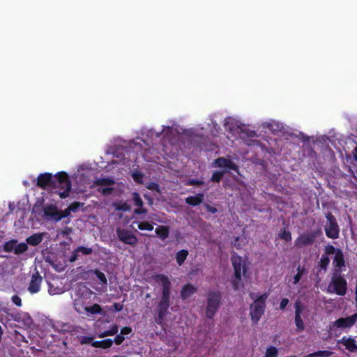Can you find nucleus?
<instances>
[{
  "label": "nucleus",
  "instance_id": "13d9d810",
  "mask_svg": "<svg viewBox=\"0 0 357 357\" xmlns=\"http://www.w3.org/2000/svg\"><path fill=\"white\" fill-rule=\"evenodd\" d=\"M144 197H145L146 199H149L151 204L152 203V199H151V198H150L148 195H144Z\"/></svg>",
  "mask_w": 357,
  "mask_h": 357
},
{
  "label": "nucleus",
  "instance_id": "9b49d317",
  "mask_svg": "<svg viewBox=\"0 0 357 357\" xmlns=\"http://www.w3.org/2000/svg\"><path fill=\"white\" fill-rule=\"evenodd\" d=\"M356 321L357 313H355L350 317L338 319L333 323V326L341 328H350L356 322Z\"/></svg>",
  "mask_w": 357,
  "mask_h": 357
},
{
  "label": "nucleus",
  "instance_id": "ea45409f",
  "mask_svg": "<svg viewBox=\"0 0 357 357\" xmlns=\"http://www.w3.org/2000/svg\"><path fill=\"white\" fill-rule=\"evenodd\" d=\"M279 236L281 238L284 239L286 241H289L291 240V235L289 231L284 229L280 231Z\"/></svg>",
  "mask_w": 357,
  "mask_h": 357
},
{
  "label": "nucleus",
  "instance_id": "a211bd4d",
  "mask_svg": "<svg viewBox=\"0 0 357 357\" xmlns=\"http://www.w3.org/2000/svg\"><path fill=\"white\" fill-rule=\"evenodd\" d=\"M132 199L134 204L139 207L138 208H135L134 213L137 215H141L146 213V210L143 208V201L140 197V195L137 192H134L132 194Z\"/></svg>",
  "mask_w": 357,
  "mask_h": 357
},
{
  "label": "nucleus",
  "instance_id": "c756f323",
  "mask_svg": "<svg viewBox=\"0 0 357 357\" xmlns=\"http://www.w3.org/2000/svg\"><path fill=\"white\" fill-rule=\"evenodd\" d=\"M333 354V352L327 350L324 351H319L308 355H306L305 357H329Z\"/></svg>",
  "mask_w": 357,
  "mask_h": 357
},
{
  "label": "nucleus",
  "instance_id": "423d86ee",
  "mask_svg": "<svg viewBox=\"0 0 357 357\" xmlns=\"http://www.w3.org/2000/svg\"><path fill=\"white\" fill-rule=\"evenodd\" d=\"M335 271L327 287V292L344 296L347 290V280Z\"/></svg>",
  "mask_w": 357,
  "mask_h": 357
},
{
  "label": "nucleus",
  "instance_id": "6e6d98bb",
  "mask_svg": "<svg viewBox=\"0 0 357 357\" xmlns=\"http://www.w3.org/2000/svg\"><path fill=\"white\" fill-rule=\"evenodd\" d=\"M77 256H78V253L76 252V250H75V252L73 253V255L70 257V261H75L77 258Z\"/></svg>",
  "mask_w": 357,
  "mask_h": 357
},
{
  "label": "nucleus",
  "instance_id": "5701e85b",
  "mask_svg": "<svg viewBox=\"0 0 357 357\" xmlns=\"http://www.w3.org/2000/svg\"><path fill=\"white\" fill-rule=\"evenodd\" d=\"M248 238L245 235H242L235 238L233 245L237 249H241L248 243Z\"/></svg>",
  "mask_w": 357,
  "mask_h": 357
},
{
  "label": "nucleus",
  "instance_id": "6e6552de",
  "mask_svg": "<svg viewBox=\"0 0 357 357\" xmlns=\"http://www.w3.org/2000/svg\"><path fill=\"white\" fill-rule=\"evenodd\" d=\"M220 301V294L219 293L211 292L209 294L206 312L208 318L212 319L214 317L219 307Z\"/></svg>",
  "mask_w": 357,
  "mask_h": 357
},
{
  "label": "nucleus",
  "instance_id": "4be33fe9",
  "mask_svg": "<svg viewBox=\"0 0 357 357\" xmlns=\"http://www.w3.org/2000/svg\"><path fill=\"white\" fill-rule=\"evenodd\" d=\"M196 290L197 289L194 286L191 284H186L183 287L181 291V297L183 299H185L195 294Z\"/></svg>",
  "mask_w": 357,
  "mask_h": 357
},
{
  "label": "nucleus",
  "instance_id": "aec40b11",
  "mask_svg": "<svg viewBox=\"0 0 357 357\" xmlns=\"http://www.w3.org/2000/svg\"><path fill=\"white\" fill-rule=\"evenodd\" d=\"M204 200V194L198 193L195 196H189L185 198V203L192 206H199Z\"/></svg>",
  "mask_w": 357,
  "mask_h": 357
},
{
  "label": "nucleus",
  "instance_id": "412c9836",
  "mask_svg": "<svg viewBox=\"0 0 357 357\" xmlns=\"http://www.w3.org/2000/svg\"><path fill=\"white\" fill-rule=\"evenodd\" d=\"M325 231L329 238H336L338 237L340 230L337 225H326Z\"/></svg>",
  "mask_w": 357,
  "mask_h": 357
},
{
  "label": "nucleus",
  "instance_id": "09e8293b",
  "mask_svg": "<svg viewBox=\"0 0 357 357\" xmlns=\"http://www.w3.org/2000/svg\"><path fill=\"white\" fill-rule=\"evenodd\" d=\"M24 322L26 325H30L32 323V319L31 317L27 313H24L22 314Z\"/></svg>",
  "mask_w": 357,
  "mask_h": 357
},
{
  "label": "nucleus",
  "instance_id": "de8ad7c7",
  "mask_svg": "<svg viewBox=\"0 0 357 357\" xmlns=\"http://www.w3.org/2000/svg\"><path fill=\"white\" fill-rule=\"evenodd\" d=\"M12 301L13 302V303H15L17 306L22 305L21 298L18 296H16V295L13 296L12 297Z\"/></svg>",
  "mask_w": 357,
  "mask_h": 357
},
{
  "label": "nucleus",
  "instance_id": "864d4df0",
  "mask_svg": "<svg viewBox=\"0 0 357 357\" xmlns=\"http://www.w3.org/2000/svg\"><path fill=\"white\" fill-rule=\"evenodd\" d=\"M91 340H92V337H83L81 340V343L82 344L90 343Z\"/></svg>",
  "mask_w": 357,
  "mask_h": 357
},
{
  "label": "nucleus",
  "instance_id": "f3484780",
  "mask_svg": "<svg viewBox=\"0 0 357 357\" xmlns=\"http://www.w3.org/2000/svg\"><path fill=\"white\" fill-rule=\"evenodd\" d=\"M169 305V296L167 298V300H163V295H162L161 301L158 305L159 315L156 320L158 323H161L164 316L165 315L167 308Z\"/></svg>",
  "mask_w": 357,
  "mask_h": 357
},
{
  "label": "nucleus",
  "instance_id": "dca6fc26",
  "mask_svg": "<svg viewBox=\"0 0 357 357\" xmlns=\"http://www.w3.org/2000/svg\"><path fill=\"white\" fill-rule=\"evenodd\" d=\"M42 277L38 272L33 273L29 286V291L31 294H36L40 291Z\"/></svg>",
  "mask_w": 357,
  "mask_h": 357
},
{
  "label": "nucleus",
  "instance_id": "f257e3e1",
  "mask_svg": "<svg viewBox=\"0 0 357 357\" xmlns=\"http://www.w3.org/2000/svg\"><path fill=\"white\" fill-rule=\"evenodd\" d=\"M36 185L43 190H52L61 199L69 196L72 186L69 176L65 172H60L54 176L49 172L40 174L37 178Z\"/></svg>",
  "mask_w": 357,
  "mask_h": 357
},
{
  "label": "nucleus",
  "instance_id": "f03ea898",
  "mask_svg": "<svg viewBox=\"0 0 357 357\" xmlns=\"http://www.w3.org/2000/svg\"><path fill=\"white\" fill-rule=\"evenodd\" d=\"M324 254L322 255L320 261L319 266L321 268L326 270L330 259L328 256H333V264L337 268L335 271H341L342 268L344 267V259L342 251L339 249L335 248L333 245H327L324 249Z\"/></svg>",
  "mask_w": 357,
  "mask_h": 357
},
{
  "label": "nucleus",
  "instance_id": "37998d69",
  "mask_svg": "<svg viewBox=\"0 0 357 357\" xmlns=\"http://www.w3.org/2000/svg\"><path fill=\"white\" fill-rule=\"evenodd\" d=\"M98 191L103 195H109L112 192L113 188L110 187H106L99 189Z\"/></svg>",
  "mask_w": 357,
  "mask_h": 357
},
{
  "label": "nucleus",
  "instance_id": "6ab92c4d",
  "mask_svg": "<svg viewBox=\"0 0 357 357\" xmlns=\"http://www.w3.org/2000/svg\"><path fill=\"white\" fill-rule=\"evenodd\" d=\"M296 274L293 277H291L288 280L289 284H292L293 285L296 284L301 280V278L306 273V269L304 266H298L296 269Z\"/></svg>",
  "mask_w": 357,
  "mask_h": 357
},
{
  "label": "nucleus",
  "instance_id": "2f4dec72",
  "mask_svg": "<svg viewBox=\"0 0 357 357\" xmlns=\"http://www.w3.org/2000/svg\"><path fill=\"white\" fill-rule=\"evenodd\" d=\"M278 350L275 347L269 346L266 348L264 357H278Z\"/></svg>",
  "mask_w": 357,
  "mask_h": 357
},
{
  "label": "nucleus",
  "instance_id": "052dcab7",
  "mask_svg": "<svg viewBox=\"0 0 357 357\" xmlns=\"http://www.w3.org/2000/svg\"><path fill=\"white\" fill-rule=\"evenodd\" d=\"M133 178L135 181L139 182L137 174L133 175Z\"/></svg>",
  "mask_w": 357,
  "mask_h": 357
},
{
  "label": "nucleus",
  "instance_id": "c9c22d12",
  "mask_svg": "<svg viewBox=\"0 0 357 357\" xmlns=\"http://www.w3.org/2000/svg\"><path fill=\"white\" fill-rule=\"evenodd\" d=\"M15 245H16L15 241H10L5 243L4 250L6 252H15Z\"/></svg>",
  "mask_w": 357,
  "mask_h": 357
},
{
  "label": "nucleus",
  "instance_id": "7c9ffc66",
  "mask_svg": "<svg viewBox=\"0 0 357 357\" xmlns=\"http://www.w3.org/2000/svg\"><path fill=\"white\" fill-rule=\"evenodd\" d=\"M226 171H215L211 178V181L215 183H220Z\"/></svg>",
  "mask_w": 357,
  "mask_h": 357
},
{
  "label": "nucleus",
  "instance_id": "603ef678",
  "mask_svg": "<svg viewBox=\"0 0 357 357\" xmlns=\"http://www.w3.org/2000/svg\"><path fill=\"white\" fill-rule=\"evenodd\" d=\"M132 332V329L130 327H124L121 329V334L122 335H128L130 334V333Z\"/></svg>",
  "mask_w": 357,
  "mask_h": 357
},
{
  "label": "nucleus",
  "instance_id": "72a5a7b5",
  "mask_svg": "<svg viewBox=\"0 0 357 357\" xmlns=\"http://www.w3.org/2000/svg\"><path fill=\"white\" fill-rule=\"evenodd\" d=\"M83 205V204H81L79 202H74L72 204H70V206L68 207L67 209H66L63 213H70V211L76 212L77 210Z\"/></svg>",
  "mask_w": 357,
  "mask_h": 357
},
{
  "label": "nucleus",
  "instance_id": "3c124183",
  "mask_svg": "<svg viewBox=\"0 0 357 357\" xmlns=\"http://www.w3.org/2000/svg\"><path fill=\"white\" fill-rule=\"evenodd\" d=\"M289 300L287 298H282L280 303V308L281 310H284L285 307L288 305Z\"/></svg>",
  "mask_w": 357,
  "mask_h": 357
},
{
  "label": "nucleus",
  "instance_id": "bf43d9fd",
  "mask_svg": "<svg viewBox=\"0 0 357 357\" xmlns=\"http://www.w3.org/2000/svg\"><path fill=\"white\" fill-rule=\"evenodd\" d=\"M132 223H144V224H146V223H149V222H147V221H143V222L134 221Z\"/></svg>",
  "mask_w": 357,
  "mask_h": 357
},
{
  "label": "nucleus",
  "instance_id": "cd10ccee",
  "mask_svg": "<svg viewBox=\"0 0 357 357\" xmlns=\"http://www.w3.org/2000/svg\"><path fill=\"white\" fill-rule=\"evenodd\" d=\"M97 186H109L114 184V181L110 178H100L94 181Z\"/></svg>",
  "mask_w": 357,
  "mask_h": 357
},
{
  "label": "nucleus",
  "instance_id": "49530a36",
  "mask_svg": "<svg viewBox=\"0 0 357 357\" xmlns=\"http://www.w3.org/2000/svg\"><path fill=\"white\" fill-rule=\"evenodd\" d=\"M138 228L141 230H149L151 231L153 229V225H138Z\"/></svg>",
  "mask_w": 357,
  "mask_h": 357
},
{
  "label": "nucleus",
  "instance_id": "79ce46f5",
  "mask_svg": "<svg viewBox=\"0 0 357 357\" xmlns=\"http://www.w3.org/2000/svg\"><path fill=\"white\" fill-rule=\"evenodd\" d=\"M187 184L188 185H204V181L202 180H198V179H190Z\"/></svg>",
  "mask_w": 357,
  "mask_h": 357
},
{
  "label": "nucleus",
  "instance_id": "58836bf2",
  "mask_svg": "<svg viewBox=\"0 0 357 357\" xmlns=\"http://www.w3.org/2000/svg\"><path fill=\"white\" fill-rule=\"evenodd\" d=\"M295 324L298 331H302L304 329V324L301 317L295 316Z\"/></svg>",
  "mask_w": 357,
  "mask_h": 357
},
{
  "label": "nucleus",
  "instance_id": "8fccbe9b",
  "mask_svg": "<svg viewBox=\"0 0 357 357\" xmlns=\"http://www.w3.org/2000/svg\"><path fill=\"white\" fill-rule=\"evenodd\" d=\"M124 340V337L120 334V335H117L114 339V342L116 344H121Z\"/></svg>",
  "mask_w": 357,
  "mask_h": 357
},
{
  "label": "nucleus",
  "instance_id": "ddd939ff",
  "mask_svg": "<svg viewBox=\"0 0 357 357\" xmlns=\"http://www.w3.org/2000/svg\"><path fill=\"white\" fill-rule=\"evenodd\" d=\"M213 166L217 167H225L228 169L237 171L238 167L233 161L224 157H220L213 162Z\"/></svg>",
  "mask_w": 357,
  "mask_h": 357
},
{
  "label": "nucleus",
  "instance_id": "e2e57ef3",
  "mask_svg": "<svg viewBox=\"0 0 357 357\" xmlns=\"http://www.w3.org/2000/svg\"><path fill=\"white\" fill-rule=\"evenodd\" d=\"M354 157H355L356 160H357V149H356V153L354 154Z\"/></svg>",
  "mask_w": 357,
  "mask_h": 357
},
{
  "label": "nucleus",
  "instance_id": "0eeeda50",
  "mask_svg": "<svg viewBox=\"0 0 357 357\" xmlns=\"http://www.w3.org/2000/svg\"><path fill=\"white\" fill-rule=\"evenodd\" d=\"M43 215L47 220L59 221L62 218L68 215V213H63L59 211L57 207L54 205H48L43 208Z\"/></svg>",
  "mask_w": 357,
  "mask_h": 357
},
{
  "label": "nucleus",
  "instance_id": "5fc2aeb1",
  "mask_svg": "<svg viewBox=\"0 0 357 357\" xmlns=\"http://www.w3.org/2000/svg\"><path fill=\"white\" fill-rule=\"evenodd\" d=\"M113 307L116 311H120L123 308V305L120 303H114Z\"/></svg>",
  "mask_w": 357,
  "mask_h": 357
},
{
  "label": "nucleus",
  "instance_id": "a18cd8bd",
  "mask_svg": "<svg viewBox=\"0 0 357 357\" xmlns=\"http://www.w3.org/2000/svg\"><path fill=\"white\" fill-rule=\"evenodd\" d=\"M206 211L210 213L214 214L217 213L218 210L215 206H211L210 204H205Z\"/></svg>",
  "mask_w": 357,
  "mask_h": 357
},
{
  "label": "nucleus",
  "instance_id": "4c0bfd02",
  "mask_svg": "<svg viewBox=\"0 0 357 357\" xmlns=\"http://www.w3.org/2000/svg\"><path fill=\"white\" fill-rule=\"evenodd\" d=\"M75 250H76V252H77L78 254L82 253V255H90L92 252L91 248H87V247H84V246H79Z\"/></svg>",
  "mask_w": 357,
  "mask_h": 357
},
{
  "label": "nucleus",
  "instance_id": "c85d7f7f",
  "mask_svg": "<svg viewBox=\"0 0 357 357\" xmlns=\"http://www.w3.org/2000/svg\"><path fill=\"white\" fill-rule=\"evenodd\" d=\"M188 255V251L186 250H181L176 253V261L179 266L183 264V263L185 260Z\"/></svg>",
  "mask_w": 357,
  "mask_h": 357
},
{
  "label": "nucleus",
  "instance_id": "bb28decb",
  "mask_svg": "<svg viewBox=\"0 0 357 357\" xmlns=\"http://www.w3.org/2000/svg\"><path fill=\"white\" fill-rule=\"evenodd\" d=\"M43 240V235L41 234H35L26 239L27 243L31 245H38Z\"/></svg>",
  "mask_w": 357,
  "mask_h": 357
},
{
  "label": "nucleus",
  "instance_id": "4468645a",
  "mask_svg": "<svg viewBox=\"0 0 357 357\" xmlns=\"http://www.w3.org/2000/svg\"><path fill=\"white\" fill-rule=\"evenodd\" d=\"M117 234L119 238L126 244L135 245L137 242V238L130 231L119 229Z\"/></svg>",
  "mask_w": 357,
  "mask_h": 357
},
{
  "label": "nucleus",
  "instance_id": "473e14b6",
  "mask_svg": "<svg viewBox=\"0 0 357 357\" xmlns=\"http://www.w3.org/2000/svg\"><path fill=\"white\" fill-rule=\"evenodd\" d=\"M119 328L116 325L112 326L109 330L102 332L99 337H104L105 336L114 335L118 333Z\"/></svg>",
  "mask_w": 357,
  "mask_h": 357
},
{
  "label": "nucleus",
  "instance_id": "2eb2a0df",
  "mask_svg": "<svg viewBox=\"0 0 357 357\" xmlns=\"http://www.w3.org/2000/svg\"><path fill=\"white\" fill-rule=\"evenodd\" d=\"M337 344L343 345L350 352H357L356 341L351 337H343L337 340Z\"/></svg>",
  "mask_w": 357,
  "mask_h": 357
},
{
  "label": "nucleus",
  "instance_id": "a19ab883",
  "mask_svg": "<svg viewBox=\"0 0 357 357\" xmlns=\"http://www.w3.org/2000/svg\"><path fill=\"white\" fill-rule=\"evenodd\" d=\"M295 316H299L301 317V314L303 313V311L304 310L303 306L301 303V302L297 301L295 303Z\"/></svg>",
  "mask_w": 357,
  "mask_h": 357
},
{
  "label": "nucleus",
  "instance_id": "7ed1b4c3",
  "mask_svg": "<svg viewBox=\"0 0 357 357\" xmlns=\"http://www.w3.org/2000/svg\"><path fill=\"white\" fill-rule=\"evenodd\" d=\"M250 296L254 301L250 307V315L252 323L256 324L264 313L266 301L268 297V294L266 292L261 294L251 293Z\"/></svg>",
  "mask_w": 357,
  "mask_h": 357
},
{
  "label": "nucleus",
  "instance_id": "e433bc0d",
  "mask_svg": "<svg viewBox=\"0 0 357 357\" xmlns=\"http://www.w3.org/2000/svg\"><path fill=\"white\" fill-rule=\"evenodd\" d=\"M93 273L96 275L97 278L99 280L100 283L101 284H107V278L105 275V274L99 271H93Z\"/></svg>",
  "mask_w": 357,
  "mask_h": 357
},
{
  "label": "nucleus",
  "instance_id": "393cba45",
  "mask_svg": "<svg viewBox=\"0 0 357 357\" xmlns=\"http://www.w3.org/2000/svg\"><path fill=\"white\" fill-rule=\"evenodd\" d=\"M155 233L161 239H165L169 234V228L167 226L160 225L155 229Z\"/></svg>",
  "mask_w": 357,
  "mask_h": 357
},
{
  "label": "nucleus",
  "instance_id": "39448f33",
  "mask_svg": "<svg viewBox=\"0 0 357 357\" xmlns=\"http://www.w3.org/2000/svg\"><path fill=\"white\" fill-rule=\"evenodd\" d=\"M91 294V291L84 285L78 284L75 287L73 298L74 307L78 313L83 314L86 312L85 300L89 298Z\"/></svg>",
  "mask_w": 357,
  "mask_h": 357
},
{
  "label": "nucleus",
  "instance_id": "f704fd0d",
  "mask_svg": "<svg viewBox=\"0 0 357 357\" xmlns=\"http://www.w3.org/2000/svg\"><path fill=\"white\" fill-rule=\"evenodd\" d=\"M28 247L25 243H21L15 245V253L17 255L22 254L27 250Z\"/></svg>",
  "mask_w": 357,
  "mask_h": 357
},
{
  "label": "nucleus",
  "instance_id": "b1692460",
  "mask_svg": "<svg viewBox=\"0 0 357 357\" xmlns=\"http://www.w3.org/2000/svg\"><path fill=\"white\" fill-rule=\"evenodd\" d=\"M102 312V308L98 304H94L92 306L86 307V312L83 314H86L87 316H91L95 314H100Z\"/></svg>",
  "mask_w": 357,
  "mask_h": 357
},
{
  "label": "nucleus",
  "instance_id": "20e7f679",
  "mask_svg": "<svg viewBox=\"0 0 357 357\" xmlns=\"http://www.w3.org/2000/svg\"><path fill=\"white\" fill-rule=\"evenodd\" d=\"M231 264L234 271V280L233 286L235 289L242 286V277L245 276L248 269L247 260L236 254L231 256Z\"/></svg>",
  "mask_w": 357,
  "mask_h": 357
},
{
  "label": "nucleus",
  "instance_id": "a878e982",
  "mask_svg": "<svg viewBox=\"0 0 357 357\" xmlns=\"http://www.w3.org/2000/svg\"><path fill=\"white\" fill-rule=\"evenodd\" d=\"M112 340L110 339L104 340L102 341H95L91 343L93 347H100L103 349L109 348L112 344Z\"/></svg>",
  "mask_w": 357,
  "mask_h": 357
},
{
  "label": "nucleus",
  "instance_id": "4d7b16f0",
  "mask_svg": "<svg viewBox=\"0 0 357 357\" xmlns=\"http://www.w3.org/2000/svg\"><path fill=\"white\" fill-rule=\"evenodd\" d=\"M158 188V185L156 183H152L149 185V189H157Z\"/></svg>",
  "mask_w": 357,
  "mask_h": 357
},
{
  "label": "nucleus",
  "instance_id": "9d476101",
  "mask_svg": "<svg viewBox=\"0 0 357 357\" xmlns=\"http://www.w3.org/2000/svg\"><path fill=\"white\" fill-rule=\"evenodd\" d=\"M320 234L319 231L307 232L301 235L295 241L296 246L301 248L313 243L315 238Z\"/></svg>",
  "mask_w": 357,
  "mask_h": 357
},
{
  "label": "nucleus",
  "instance_id": "f8f14e48",
  "mask_svg": "<svg viewBox=\"0 0 357 357\" xmlns=\"http://www.w3.org/2000/svg\"><path fill=\"white\" fill-rule=\"evenodd\" d=\"M48 293L51 296L60 295L66 291L62 282L58 280H52L47 282Z\"/></svg>",
  "mask_w": 357,
  "mask_h": 357
},
{
  "label": "nucleus",
  "instance_id": "1a4fd4ad",
  "mask_svg": "<svg viewBox=\"0 0 357 357\" xmlns=\"http://www.w3.org/2000/svg\"><path fill=\"white\" fill-rule=\"evenodd\" d=\"M155 283L159 284L162 287V295H163V300H167V298L170 295V286L171 282L167 275L159 274L153 278Z\"/></svg>",
  "mask_w": 357,
  "mask_h": 357
},
{
  "label": "nucleus",
  "instance_id": "c03bdc74",
  "mask_svg": "<svg viewBox=\"0 0 357 357\" xmlns=\"http://www.w3.org/2000/svg\"><path fill=\"white\" fill-rule=\"evenodd\" d=\"M326 218L328 222V223H337L336 218L331 212H327L326 213Z\"/></svg>",
  "mask_w": 357,
  "mask_h": 357
},
{
  "label": "nucleus",
  "instance_id": "680f3d73",
  "mask_svg": "<svg viewBox=\"0 0 357 357\" xmlns=\"http://www.w3.org/2000/svg\"><path fill=\"white\" fill-rule=\"evenodd\" d=\"M255 135V131H252L249 136L250 137H254Z\"/></svg>",
  "mask_w": 357,
  "mask_h": 357
}]
</instances>
